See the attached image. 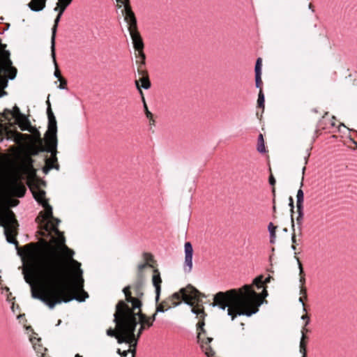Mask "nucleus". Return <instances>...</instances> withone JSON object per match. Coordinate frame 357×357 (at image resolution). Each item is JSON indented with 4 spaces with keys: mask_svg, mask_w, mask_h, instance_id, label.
Returning <instances> with one entry per match:
<instances>
[{
    "mask_svg": "<svg viewBox=\"0 0 357 357\" xmlns=\"http://www.w3.org/2000/svg\"><path fill=\"white\" fill-rule=\"evenodd\" d=\"M33 197L45 208L40 212L36 221L41 225L46 232H54L57 237H52L51 241L56 248H51L45 256L43 248L38 243L25 245L21 250L18 247L17 253L26 262L23 268L24 278L30 285L31 296L38 299L53 309L56 305L68 303L73 300L84 301L86 296L81 298L73 296L72 287L69 281L68 269H70L77 280L78 288L82 287L84 280L81 264L73 259L75 252L65 244V238L57 227L60 220L53 217L52 208L45 199V192L37 188L31 190ZM0 225L4 228V234L8 243L17 246L14 238L18 227L14 213L4 210L0 215Z\"/></svg>",
    "mask_w": 357,
    "mask_h": 357,
    "instance_id": "nucleus-1",
    "label": "nucleus"
},
{
    "mask_svg": "<svg viewBox=\"0 0 357 357\" xmlns=\"http://www.w3.org/2000/svg\"><path fill=\"white\" fill-rule=\"evenodd\" d=\"M271 278L269 275L263 280V275H259L253 280L252 284L258 289L264 288L261 294L256 293L252 289V285L248 284L226 292L220 291L214 296L212 306L218 307L222 310L227 308V315L231 316L232 320L237 315L250 317L258 312L262 300L268 296V292L262 284L270 282Z\"/></svg>",
    "mask_w": 357,
    "mask_h": 357,
    "instance_id": "nucleus-2",
    "label": "nucleus"
},
{
    "mask_svg": "<svg viewBox=\"0 0 357 357\" xmlns=\"http://www.w3.org/2000/svg\"><path fill=\"white\" fill-rule=\"evenodd\" d=\"M114 321L116 324V331L109 328L107 335L114 337L119 344H132L137 347V340L135 337V331L137 321L135 319L132 310L123 301H120L116 305V312L114 314Z\"/></svg>",
    "mask_w": 357,
    "mask_h": 357,
    "instance_id": "nucleus-3",
    "label": "nucleus"
},
{
    "mask_svg": "<svg viewBox=\"0 0 357 357\" xmlns=\"http://www.w3.org/2000/svg\"><path fill=\"white\" fill-rule=\"evenodd\" d=\"M48 126L47 130L45 134V147L43 149V151L48 152L51 154L50 158H47L45 160V165L43 168L45 174H47L52 169H59V166L56 164V148H57V126L54 114L52 108L47 110Z\"/></svg>",
    "mask_w": 357,
    "mask_h": 357,
    "instance_id": "nucleus-4",
    "label": "nucleus"
},
{
    "mask_svg": "<svg viewBox=\"0 0 357 357\" xmlns=\"http://www.w3.org/2000/svg\"><path fill=\"white\" fill-rule=\"evenodd\" d=\"M124 20L128 24V31L132 40L134 48L137 51L143 50L144 43L139 33L137 30V20L132 10L127 8V13L124 17Z\"/></svg>",
    "mask_w": 357,
    "mask_h": 357,
    "instance_id": "nucleus-5",
    "label": "nucleus"
},
{
    "mask_svg": "<svg viewBox=\"0 0 357 357\" xmlns=\"http://www.w3.org/2000/svg\"><path fill=\"white\" fill-rule=\"evenodd\" d=\"M190 292H187L185 289H181L179 292H176L172 294V300H179L182 298L185 303L189 305H192L191 301L194 298H197L199 295V291L193 287H190Z\"/></svg>",
    "mask_w": 357,
    "mask_h": 357,
    "instance_id": "nucleus-6",
    "label": "nucleus"
},
{
    "mask_svg": "<svg viewBox=\"0 0 357 357\" xmlns=\"http://www.w3.org/2000/svg\"><path fill=\"white\" fill-rule=\"evenodd\" d=\"M9 188L11 193L18 197H22L24 195L26 188L23 183L19 181V178L16 176L10 178L9 181Z\"/></svg>",
    "mask_w": 357,
    "mask_h": 357,
    "instance_id": "nucleus-7",
    "label": "nucleus"
},
{
    "mask_svg": "<svg viewBox=\"0 0 357 357\" xmlns=\"http://www.w3.org/2000/svg\"><path fill=\"white\" fill-rule=\"evenodd\" d=\"M185 261L183 264V271L185 273H189L192 269V255L193 249L190 242H186L184 245Z\"/></svg>",
    "mask_w": 357,
    "mask_h": 357,
    "instance_id": "nucleus-8",
    "label": "nucleus"
},
{
    "mask_svg": "<svg viewBox=\"0 0 357 357\" xmlns=\"http://www.w3.org/2000/svg\"><path fill=\"white\" fill-rule=\"evenodd\" d=\"M58 11H59V13L54 20V26L52 29V37H51V56L54 61H55V38H56V29H57V26L59 23L60 19L63 13H61V10H58Z\"/></svg>",
    "mask_w": 357,
    "mask_h": 357,
    "instance_id": "nucleus-9",
    "label": "nucleus"
},
{
    "mask_svg": "<svg viewBox=\"0 0 357 357\" xmlns=\"http://www.w3.org/2000/svg\"><path fill=\"white\" fill-rule=\"evenodd\" d=\"M133 314H135V319L136 321V316L139 317V322L141 324L137 334V337L135 336V337L138 341V338L140 337L144 330L145 329V326L146 325L148 327L152 326V321L149 322V319H146V316L141 312L140 310L137 312H135L133 311Z\"/></svg>",
    "mask_w": 357,
    "mask_h": 357,
    "instance_id": "nucleus-10",
    "label": "nucleus"
},
{
    "mask_svg": "<svg viewBox=\"0 0 357 357\" xmlns=\"http://www.w3.org/2000/svg\"><path fill=\"white\" fill-rule=\"evenodd\" d=\"M123 291L125 294L126 301L131 303L132 305V308L130 309L132 310V312L134 310L139 309L141 307L142 302L139 298H134L131 296L129 286L124 287Z\"/></svg>",
    "mask_w": 357,
    "mask_h": 357,
    "instance_id": "nucleus-11",
    "label": "nucleus"
},
{
    "mask_svg": "<svg viewBox=\"0 0 357 357\" xmlns=\"http://www.w3.org/2000/svg\"><path fill=\"white\" fill-rule=\"evenodd\" d=\"M153 284L155 288V301L158 302L160 298V294L161 291L160 284L162 282V280L160 275V273L158 270L154 271V275H153Z\"/></svg>",
    "mask_w": 357,
    "mask_h": 357,
    "instance_id": "nucleus-12",
    "label": "nucleus"
},
{
    "mask_svg": "<svg viewBox=\"0 0 357 357\" xmlns=\"http://www.w3.org/2000/svg\"><path fill=\"white\" fill-rule=\"evenodd\" d=\"M46 4V0H31L29 3V8L33 12L43 10Z\"/></svg>",
    "mask_w": 357,
    "mask_h": 357,
    "instance_id": "nucleus-13",
    "label": "nucleus"
},
{
    "mask_svg": "<svg viewBox=\"0 0 357 357\" xmlns=\"http://www.w3.org/2000/svg\"><path fill=\"white\" fill-rule=\"evenodd\" d=\"M305 170V167H304L302 169L303 176L304 175V172ZM303 176L302 177V181L301 183V188L297 192L296 195V207L297 208H303V199H304V193L301 187L303 185Z\"/></svg>",
    "mask_w": 357,
    "mask_h": 357,
    "instance_id": "nucleus-14",
    "label": "nucleus"
},
{
    "mask_svg": "<svg viewBox=\"0 0 357 357\" xmlns=\"http://www.w3.org/2000/svg\"><path fill=\"white\" fill-rule=\"evenodd\" d=\"M142 82V85L139 86V81H135V85L137 89L139 90L140 94L142 96L143 93L141 90V88H143L144 89H149L151 87V82L148 78V77H142L140 79Z\"/></svg>",
    "mask_w": 357,
    "mask_h": 357,
    "instance_id": "nucleus-15",
    "label": "nucleus"
},
{
    "mask_svg": "<svg viewBox=\"0 0 357 357\" xmlns=\"http://www.w3.org/2000/svg\"><path fill=\"white\" fill-rule=\"evenodd\" d=\"M73 0H58L56 3V6L54 8V10H61V13H63L66 8L70 4Z\"/></svg>",
    "mask_w": 357,
    "mask_h": 357,
    "instance_id": "nucleus-16",
    "label": "nucleus"
},
{
    "mask_svg": "<svg viewBox=\"0 0 357 357\" xmlns=\"http://www.w3.org/2000/svg\"><path fill=\"white\" fill-rule=\"evenodd\" d=\"M298 216L296 218V222L298 225L299 234H301V225L303 224V220L304 216L303 208H297Z\"/></svg>",
    "mask_w": 357,
    "mask_h": 357,
    "instance_id": "nucleus-17",
    "label": "nucleus"
},
{
    "mask_svg": "<svg viewBox=\"0 0 357 357\" xmlns=\"http://www.w3.org/2000/svg\"><path fill=\"white\" fill-rule=\"evenodd\" d=\"M257 149L261 153H264L266 152L264 140V137H263L262 134H259L258 136Z\"/></svg>",
    "mask_w": 357,
    "mask_h": 357,
    "instance_id": "nucleus-18",
    "label": "nucleus"
},
{
    "mask_svg": "<svg viewBox=\"0 0 357 357\" xmlns=\"http://www.w3.org/2000/svg\"><path fill=\"white\" fill-rule=\"evenodd\" d=\"M276 228L277 227L275 226H274L272 222H270L268 225V232L270 234V238H271V240H270L271 243H273L275 242Z\"/></svg>",
    "mask_w": 357,
    "mask_h": 357,
    "instance_id": "nucleus-19",
    "label": "nucleus"
},
{
    "mask_svg": "<svg viewBox=\"0 0 357 357\" xmlns=\"http://www.w3.org/2000/svg\"><path fill=\"white\" fill-rule=\"evenodd\" d=\"M170 305H167L166 302H164L157 306L155 313L157 314L158 312H165V311H167L169 309H170Z\"/></svg>",
    "mask_w": 357,
    "mask_h": 357,
    "instance_id": "nucleus-20",
    "label": "nucleus"
},
{
    "mask_svg": "<svg viewBox=\"0 0 357 357\" xmlns=\"http://www.w3.org/2000/svg\"><path fill=\"white\" fill-rule=\"evenodd\" d=\"M264 94L262 91V89L259 90V94H258V99H257V104L259 107H264Z\"/></svg>",
    "mask_w": 357,
    "mask_h": 357,
    "instance_id": "nucleus-21",
    "label": "nucleus"
},
{
    "mask_svg": "<svg viewBox=\"0 0 357 357\" xmlns=\"http://www.w3.org/2000/svg\"><path fill=\"white\" fill-rule=\"evenodd\" d=\"M116 1L118 3H120L122 5H123L124 9L123 10V15L125 17L126 15V13H127V8H129L130 10H132L131 7H130V6L129 4V0H116Z\"/></svg>",
    "mask_w": 357,
    "mask_h": 357,
    "instance_id": "nucleus-22",
    "label": "nucleus"
},
{
    "mask_svg": "<svg viewBox=\"0 0 357 357\" xmlns=\"http://www.w3.org/2000/svg\"><path fill=\"white\" fill-rule=\"evenodd\" d=\"M261 59L258 58L256 61L255 73V74L261 75Z\"/></svg>",
    "mask_w": 357,
    "mask_h": 357,
    "instance_id": "nucleus-23",
    "label": "nucleus"
},
{
    "mask_svg": "<svg viewBox=\"0 0 357 357\" xmlns=\"http://www.w3.org/2000/svg\"><path fill=\"white\" fill-rule=\"evenodd\" d=\"M262 84L261 75L255 74V86L258 89H261Z\"/></svg>",
    "mask_w": 357,
    "mask_h": 357,
    "instance_id": "nucleus-24",
    "label": "nucleus"
},
{
    "mask_svg": "<svg viewBox=\"0 0 357 357\" xmlns=\"http://www.w3.org/2000/svg\"><path fill=\"white\" fill-rule=\"evenodd\" d=\"M142 100H143V102H144V107L146 116V117L148 119H151L153 118V114L149 110L144 97H142Z\"/></svg>",
    "mask_w": 357,
    "mask_h": 357,
    "instance_id": "nucleus-25",
    "label": "nucleus"
},
{
    "mask_svg": "<svg viewBox=\"0 0 357 357\" xmlns=\"http://www.w3.org/2000/svg\"><path fill=\"white\" fill-rule=\"evenodd\" d=\"M12 114L14 117H18L21 116L20 110L17 106H14L12 111Z\"/></svg>",
    "mask_w": 357,
    "mask_h": 357,
    "instance_id": "nucleus-26",
    "label": "nucleus"
},
{
    "mask_svg": "<svg viewBox=\"0 0 357 357\" xmlns=\"http://www.w3.org/2000/svg\"><path fill=\"white\" fill-rule=\"evenodd\" d=\"M53 61H54L53 60ZM54 63L55 67H56V69H55V71H54V77H56V78H58V79H59V80L60 79H63V78L61 77V73H60V72H59V69H58V68H57V63H56V61H55V62H54Z\"/></svg>",
    "mask_w": 357,
    "mask_h": 357,
    "instance_id": "nucleus-27",
    "label": "nucleus"
},
{
    "mask_svg": "<svg viewBox=\"0 0 357 357\" xmlns=\"http://www.w3.org/2000/svg\"><path fill=\"white\" fill-rule=\"evenodd\" d=\"M148 266H149L148 263H143V264H139L138 266H137L138 271H139V275H140L141 272L142 271V270L144 268H145L146 267H147Z\"/></svg>",
    "mask_w": 357,
    "mask_h": 357,
    "instance_id": "nucleus-28",
    "label": "nucleus"
},
{
    "mask_svg": "<svg viewBox=\"0 0 357 357\" xmlns=\"http://www.w3.org/2000/svg\"><path fill=\"white\" fill-rule=\"evenodd\" d=\"M59 81L60 82L59 89H62V90L66 89V85L67 84L66 81H65L63 79H60Z\"/></svg>",
    "mask_w": 357,
    "mask_h": 357,
    "instance_id": "nucleus-29",
    "label": "nucleus"
},
{
    "mask_svg": "<svg viewBox=\"0 0 357 357\" xmlns=\"http://www.w3.org/2000/svg\"><path fill=\"white\" fill-rule=\"evenodd\" d=\"M144 258L146 261L145 263H149V261H152L153 256L149 253H144Z\"/></svg>",
    "mask_w": 357,
    "mask_h": 357,
    "instance_id": "nucleus-30",
    "label": "nucleus"
},
{
    "mask_svg": "<svg viewBox=\"0 0 357 357\" xmlns=\"http://www.w3.org/2000/svg\"><path fill=\"white\" fill-rule=\"evenodd\" d=\"M139 54V58L140 59V61L144 63L145 59V54L143 52V50L137 51Z\"/></svg>",
    "mask_w": 357,
    "mask_h": 357,
    "instance_id": "nucleus-31",
    "label": "nucleus"
},
{
    "mask_svg": "<svg viewBox=\"0 0 357 357\" xmlns=\"http://www.w3.org/2000/svg\"><path fill=\"white\" fill-rule=\"evenodd\" d=\"M130 344V347H132V349H129L128 350H130V353L132 354V357H135V354L136 352V347H135L133 345V343L132 344Z\"/></svg>",
    "mask_w": 357,
    "mask_h": 357,
    "instance_id": "nucleus-32",
    "label": "nucleus"
},
{
    "mask_svg": "<svg viewBox=\"0 0 357 357\" xmlns=\"http://www.w3.org/2000/svg\"><path fill=\"white\" fill-rule=\"evenodd\" d=\"M8 202L9 206H15L19 202L17 200L15 199H9Z\"/></svg>",
    "mask_w": 357,
    "mask_h": 357,
    "instance_id": "nucleus-33",
    "label": "nucleus"
},
{
    "mask_svg": "<svg viewBox=\"0 0 357 357\" xmlns=\"http://www.w3.org/2000/svg\"><path fill=\"white\" fill-rule=\"evenodd\" d=\"M268 181L271 185L273 186L275 184V179L272 174L269 176Z\"/></svg>",
    "mask_w": 357,
    "mask_h": 357,
    "instance_id": "nucleus-34",
    "label": "nucleus"
},
{
    "mask_svg": "<svg viewBox=\"0 0 357 357\" xmlns=\"http://www.w3.org/2000/svg\"><path fill=\"white\" fill-rule=\"evenodd\" d=\"M301 319L305 321V326H307L309 324V323H310V317L307 315H306V314L303 315L301 317Z\"/></svg>",
    "mask_w": 357,
    "mask_h": 357,
    "instance_id": "nucleus-35",
    "label": "nucleus"
},
{
    "mask_svg": "<svg viewBox=\"0 0 357 357\" xmlns=\"http://www.w3.org/2000/svg\"><path fill=\"white\" fill-rule=\"evenodd\" d=\"M306 326H304V327H303L302 330H301V333H302V339H305L306 337L305 336V333L307 332V329L306 328Z\"/></svg>",
    "mask_w": 357,
    "mask_h": 357,
    "instance_id": "nucleus-36",
    "label": "nucleus"
},
{
    "mask_svg": "<svg viewBox=\"0 0 357 357\" xmlns=\"http://www.w3.org/2000/svg\"><path fill=\"white\" fill-rule=\"evenodd\" d=\"M289 206L291 207V213H294V200H293V198L291 197H289Z\"/></svg>",
    "mask_w": 357,
    "mask_h": 357,
    "instance_id": "nucleus-37",
    "label": "nucleus"
},
{
    "mask_svg": "<svg viewBox=\"0 0 357 357\" xmlns=\"http://www.w3.org/2000/svg\"><path fill=\"white\" fill-rule=\"evenodd\" d=\"M146 319H149V322L152 321L153 324V321L156 319V313H154L151 317H146Z\"/></svg>",
    "mask_w": 357,
    "mask_h": 357,
    "instance_id": "nucleus-38",
    "label": "nucleus"
},
{
    "mask_svg": "<svg viewBox=\"0 0 357 357\" xmlns=\"http://www.w3.org/2000/svg\"><path fill=\"white\" fill-rule=\"evenodd\" d=\"M192 312L195 314H199L201 313H203L202 310H201L199 309H195V308L192 309Z\"/></svg>",
    "mask_w": 357,
    "mask_h": 357,
    "instance_id": "nucleus-39",
    "label": "nucleus"
},
{
    "mask_svg": "<svg viewBox=\"0 0 357 357\" xmlns=\"http://www.w3.org/2000/svg\"><path fill=\"white\" fill-rule=\"evenodd\" d=\"M298 264L300 274H302L303 273V269L302 264L299 261V259H298Z\"/></svg>",
    "mask_w": 357,
    "mask_h": 357,
    "instance_id": "nucleus-40",
    "label": "nucleus"
},
{
    "mask_svg": "<svg viewBox=\"0 0 357 357\" xmlns=\"http://www.w3.org/2000/svg\"><path fill=\"white\" fill-rule=\"evenodd\" d=\"M304 340L305 339H302L301 340V342H300V348H306V345H305V343L304 342Z\"/></svg>",
    "mask_w": 357,
    "mask_h": 357,
    "instance_id": "nucleus-41",
    "label": "nucleus"
},
{
    "mask_svg": "<svg viewBox=\"0 0 357 357\" xmlns=\"http://www.w3.org/2000/svg\"><path fill=\"white\" fill-rule=\"evenodd\" d=\"M300 353L302 354V356L304 355V357H306V348H300Z\"/></svg>",
    "mask_w": 357,
    "mask_h": 357,
    "instance_id": "nucleus-42",
    "label": "nucleus"
},
{
    "mask_svg": "<svg viewBox=\"0 0 357 357\" xmlns=\"http://www.w3.org/2000/svg\"><path fill=\"white\" fill-rule=\"evenodd\" d=\"M300 294L306 296V289L303 287H301Z\"/></svg>",
    "mask_w": 357,
    "mask_h": 357,
    "instance_id": "nucleus-43",
    "label": "nucleus"
},
{
    "mask_svg": "<svg viewBox=\"0 0 357 357\" xmlns=\"http://www.w3.org/2000/svg\"><path fill=\"white\" fill-rule=\"evenodd\" d=\"M128 353H130V350H126V351H122L121 357L127 356Z\"/></svg>",
    "mask_w": 357,
    "mask_h": 357,
    "instance_id": "nucleus-44",
    "label": "nucleus"
},
{
    "mask_svg": "<svg viewBox=\"0 0 357 357\" xmlns=\"http://www.w3.org/2000/svg\"><path fill=\"white\" fill-rule=\"evenodd\" d=\"M305 282V279L304 278V276H301V278H300V282L303 284Z\"/></svg>",
    "mask_w": 357,
    "mask_h": 357,
    "instance_id": "nucleus-45",
    "label": "nucleus"
},
{
    "mask_svg": "<svg viewBox=\"0 0 357 357\" xmlns=\"http://www.w3.org/2000/svg\"><path fill=\"white\" fill-rule=\"evenodd\" d=\"M291 241H292V243H295L296 242V235L295 234H294L291 236Z\"/></svg>",
    "mask_w": 357,
    "mask_h": 357,
    "instance_id": "nucleus-46",
    "label": "nucleus"
},
{
    "mask_svg": "<svg viewBox=\"0 0 357 357\" xmlns=\"http://www.w3.org/2000/svg\"><path fill=\"white\" fill-rule=\"evenodd\" d=\"M299 302L302 303L303 306H304V303L301 297L299 298ZM303 311H306L305 307H303Z\"/></svg>",
    "mask_w": 357,
    "mask_h": 357,
    "instance_id": "nucleus-47",
    "label": "nucleus"
},
{
    "mask_svg": "<svg viewBox=\"0 0 357 357\" xmlns=\"http://www.w3.org/2000/svg\"><path fill=\"white\" fill-rule=\"evenodd\" d=\"M47 111L49 109V108H51V105H50L49 100H47Z\"/></svg>",
    "mask_w": 357,
    "mask_h": 357,
    "instance_id": "nucleus-48",
    "label": "nucleus"
},
{
    "mask_svg": "<svg viewBox=\"0 0 357 357\" xmlns=\"http://www.w3.org/2000/svg\"><path fill=\"white\" fill-rule=\"evenodd\" d=\"M116 352H117V354H119V355H121V354H122V351H121V349H118Z\"/></svg>",
    "mask_w": 357,
    "mask_h": 357,
    "instance_id": "nucleus-49",
    "label": "nucleus"
},
{
    "mask_svg": "<svg viewBox=\"0 0 357 357\" xmlns=\"http://www.w3.org/2000/svg\"><path fill=\"white\" fill-rule=\"evenodd\" d=\"M212 340H213V339H212V338H211V337H208V338H207V340H208V342H211L212 341Z\"/></svg>",
    "mask_w": 357,
    "mask_h": 357,
    "instance_id": "nucleus-50",
    "label": "nucleus"
},
{
    "mask_svg": "<svg viewBox=\"0 0 357 357\" xmlns=\"http://www.w3.org/2000/svg\"><path fill=\"white\" fill-rule=\"evenodd\" d=\"M272 192L273 193V195H275V188L273 187V189H272Z\"/></svg>",
    "mask_w": 357,
    "mask_h": 357,
    "instance_id": "nucleus-51",
    "label": "nucleus"
},
{
    "mask_svg": "<svg viewBox=\"0 0 357 357\" xmlns=\"http://www.w3.org/2000/svg\"><path fill=\"white\" fill-rule=\"evenodd\" d=\"M206 354L207 356H209L211 355V352H209V351H206Z\"/></svg>",
    "mask_w": 357,
    "mask_h": 357,
    "instance_id": "nucleus-52",
    "label": "nucleus"
},
{
    "mask_svg": "<svg viewBox=\"0 0 357 357\" xmlns=\"http://www.w3.org/2000/svg\"><path fill=\"white\" fill-rule=\"evenodd\" d=\"M273 211H275V210H276V208H275V205H273Z\"/></svg>",
    "mask_w": 357,
    "mask_h": 357,
    "instance_id": "nucleus-53",
    "label": "nucleus"
},
{
    "mask_svg": "<svg viewBox=\"0 0 357 357\" xmlns=\"http://www.w3.org/2000/svg\"><path fill=\"white\" fill-rule=\"evenodd\" d=\"M172 304H173L174 306H177V305L179 304V303H174V302H173V303H172Z\"/></svg>",
    "mask_w": 357,
    "mask_h": 357,
    "instance_id": "nucleus-54",
    "label": "nucleus"
},
{
    "mask_svg": "<svg viewBox=\"0 0 357 357\" xmlns=\"http://www.w3.org/2000/svg\"><path fill=\"white\" fill-rule=\"evenodd\" d=\"M75 357H82L79 354H76Z\"/></svg>",
    "mask_w": 357,
    "mask_h": 357,
    "instance_id": "nucleus-55",
    "label": "nucleus"
},
{
    "mask_svg": "<svg viewBox=\"0 0 357 357\" xmlns=\"http://www.w3.org/2000/svg\"><path fill=\"white\" fill-rule=\"evenodd\" d=\"M291 248H292L293 250H296V247H295V245H292V246H291Z\"/></svg>",
    "mask_w": 357,
    "mask_h": 357,
    "instance_id": "nucleus-56",
    "label": "nucleus"
}]
</instances>
